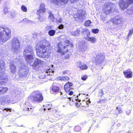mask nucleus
<instances>
[{
  "label": "nucleus",
  "mask_w": 133,
  "mask_h": 133,
  "mask_svg": "<svg viewBox=\"0 0 133 133\" xmlns=\"http://www.w3.org/2000/svg\"><path fill=\"white\" fill-rule=\"evenodd\" d=\"M43 14H42V15H39V21L42 22L44 20L45 18Z\"/></svg>",
  "instance_id": "33"
},
{
  "label": "nucleus",
  "mask_w": 133,
  "mask_h": 133,
  "mask_svg": "<svg viewBox=\"0 0 133 133\" xmlns=\"http://www.w3.org/2000/svg\"><path fill=\"white\" fill-rule=\"evenodd\" d=\"M64 28V25L63 24H60L58 27L57 28L60 29H62Z\"/></svg>",
  "instance_id": "44"
},
{
  "label": "nucleus",
  "mask_w": 133,
  "mask_h": 133,
  "mask_svg": "<svg viewBox=\"0 0 133 133\" xmlns=\"http://www.w3.org/2000/svg\"><path fill=\"white\" fill-rule=\"evenodd\" d=\"M78 29L79 30V31H82V33L83 34H84L85 33H86L87 31L88 30L87 29H85L82 28H80L79 29Z\"/></svg>",
  "instance_id": "40"
},
{
  "label": "nucleus",
  "mask_w": 133,
  "mask_h": 133,
  "mask_svg": "<svg viewBox=\"0 0 133 133\" xmlns=\"http://www.w3.org/2000/svg\"><path fill=\"white\" fill-rule=\"evenodd\" d=\"M67 98H68V99H70V100L71 101V98H72V97L71 98H70V97H67Z\"/></svg>",
  "instance_id": "61"
},
{
  "label": "nucleus",
  "mask_w": 133,
  "mask_h": 133,
  "mask_svg": "<svg viewBox=\"0 0 133 133\" xmlns=\"http://www.w3.org/2000/svg\"><path fill=\"white\" fill-rule=\"evenodd\" d=\"M65 59H67L69 58V55L68 54H67L66 53H65Z\"/></svg>",
  "instance_id": "52"
},
{
  "label": "nucleus",
  "mask_w": 133,
  "mask_h": 133,
  "mask_svg": "<svg viewBox=\"0 0 133 133\" xmlns=\"http://www.w3.org/2000/svg\"><path fill=\"white\" fill-rule=\"evenodd\" d=\"M133 3V0H120L119 5L120 8L122 9L127 8L129 4Z\"/></svg>",
  "instance_id": "12"
},
{
  "label": "nucleus",
  "mask_w": 133,
  "mask_h": 133,
  "mask_svg": "<svg viewBox=\"0 0 133 133\" xmlns=\"http://www.w3.org/2000/svg\"><path fill=\"white\" fill-rule=\"evenodd\" d=\"M23 110L24 111H28L32 112V106L30 104H25L24 105Z\"/></svg>",
  "instance_id": "22"
},
{
  "label": "nucleus",
  "mask_w": 133,
  "mask_h": 133,
  "mask_svg": "<svg viewBox=\"0 0 133 133\" xmlns=\"http://www.w3.org/2000/svg\"><path fill=\"white\" fill-rule=\"evenodd\" d=\"M64 44H68L70 43V44L71 42L69 40L65 39H64ZM68 45V44L64 45L62 44V43L60 42V43H58V50H57V52L58 53H63L62 55L64 54V52H63V50L66 48V46H67Z\"/></svg>",
  "instance_id": "11"
},
{
  "label": "nucleus",
  "mask_w": 133,
  "mask_h": 133,
  "mask_svg": "<svg viewBox=\"0 0 133 133\" xmlns=\"http://www.w3.org/2000/svg\"><path fill=\"white\" fill-rule=\"evenodd\" d=\"M11 35V29L0 26V43L2 44L8 40Z\"/></svg>",
  "instance_id": "2"
},
{
  "label": "nucleus",
  "mask_w": 133,
  "mask_h": 133,
  "mask_svg": "<svg viewBox=\"0 0 133 133\" xmlns=\"http://www.w3.org/2000/svg\"><path fill=\"white\" fill-rule=\"evenodd\" d=\"M127 114L129 115L131 113V111L129 110H128L126 112Z\"/></svg>",
  "instance_id": "53"
},
{
  "label": "nucleus",
  "mask_w": 133,
  "mask_h": 133,
  "mask_svg": "<svg viewBox=\"0 0 133 133\" xmlns=\"http://www.w3.org/2000/svg\"><path fill=\"white\" fill-rule=\"evenodd\" d=\"M8 11L7 6H5L4 10V13L5 14H6L8 12Z\"/></svg>",
  "instance_id": "43"
},
{
  "label": "nucleus",
  "mask_w": 133,
  "mask_h": 133,
  "mask_svg": "<svg viewBox=\"0 0 133 133\" xmlns=\"http://www.w3.org/2000/svg\"><path fill=\"white\" fill-rule=\"evenodd\" d=\"M117 126L119 127L121 125V124L119 123H118L117 124Z\"/></svg>",
  "instance_id": "60"
},
{
  "label": "nucleus",
  "mask_w": 133,
  "mask_h": 133,
  "mask_svg": "<svg viewBox=\"0 0 133 133\" xmlns=\"http://www.w3.org/2000/svg\"><path fill=\"white\" fill-rule=\"evenodd\" d=\"M0 103L3 104L14 103L13 97L10 94L5 95L0 98Z\"/></svg>",
  "instance_id": "4"
},
{
  "label": "nucleus",
  "mask_w": 133,
  "mask_h": 133,
  "mask_svg": "<svg viewBox=\"0 0 133 133\" xmlns=\"http://www.w3.org/2000/svg\"><path fill=\"white\" fill-rule=\"evenodd\" d=\"M32 21H31V20H29V19H27L26 23H32Z\"/></svg>",
  "instance_id": "56"
},
{
  "label": "nucleus",
  "mask_w": 133,
  "mask_h": 133,
  "mask_svg": "<svg viewBox=\"0 0 133 133\" xmlns=\"http://www.w3.org/2000/svg\"><path fill=\"white\" fill-rule=\"evenodd\" d=\"M110 21L114 24L118 25L121 24L123 20L119 16H116L111 18Z\"/></svg>",
  "instance_id": "14"
},
{
  "label": "nucleus",
  "mask_w": 133,
  "mask_h": 133,
  "mask_svg": "<svg viewBox=\"0 0 133 133\" xmlns=\"http://www.w3.org/2000/svg\"><path fill=\"white\" fill-rule=\"evenodd\" d=\"M33 101L40 102L43 100L42 94L39 91H35L33 92L31 96Z\"/></svg>",
  "instance_id": "3"
},
{
  "label": "nucleus",
  "mask_w": 133,
  "mask_h": 133,
  "mask_svg": "<svg viewBox=\"0 0 133 133\" xmlns=\"http://www.w3.org/2000/svg\"><path fill=\"white\" fill-rule=\"evenodd\" d=\"M81 128L80 126H76L74 128V130L75 131H79L81 130Z\"/></svg>",
  "instance_id": "38"
},
{
  "label": "nucleus",
  "mask_w": 133,
  "mask_h": 133,
  "mask_svg": "<svg viewBox=\"0 0 133 133\" xmlns=\"http://www.w3.org/2000/svg\"><path fill=\"white\" fill-rule=\"evenodd\" d=\"M22 72L21 75L23 77H25L29 72V68L25 65L23 66L21 68Z\"/></svg>",
  "instance_id": "18"
},
{
  "label": "nucleus",
  "mask_w": 133,
  "mask_h": 133,
  "mask_svg": "<svg viewBox=\"0 0 133 133\" xmlns=\"http://www.w3.org/2000/svg\"><path fill=\"white\" fill-rule=\"evenodd\" d=\"M99 30L98 29H93L92 30V32L95 34H97Z\"/></svg>",
  "instance_id": "39"
},
{
  "label": "nucleus",
  "mask_w": 133,
  "mask_h": 133,
  "mask_svg": "<svg viewBox=\"0 0 133 133\" xmlns=\"http://www.w3.org/2000/svg\"><path fill=\"white\" fill-rule=\"evenodd\" d=\"M86 33L87 37H89V36H90V32L88 30L87 31Z\"/></svg>",
  "instance_id": "48"
},
{
  "label": "nucleus",
  "mask_w": 133,
  "mask_h": 133,
  "mask_svg": "<svg viewBox=\"0 0 133 133\" xmlns=\"http://www.w3.org/2000/svg\"><path fill=\"white\" fill-rule=\"evenodd\" d=\"M43 61L40 59H36L32 65L33 69L35 70H37L39 67V64H43Z\"/></svg>",
  "instance_id": "17"
},
{
  "label": "nucleus",
  "mask_w": 133,
  "mask_h": 133,
  "mask_svg": "<svg viewBox=\"0 0 133 133\" xmlns=\"http://www.w3.org/2000/svg\"><path fill=\"white\" fill-rule=\"evenodd\" d=\"M7 77L2 75L0 76V84H3L6 83L8 81Z\"/></svg>",
  "instance_id": "25"
},
{
  "label": "nucleus",
  "mask_w": 133,
  "mask_h": 133,
  "mask_svg": "<svg viewBox=\"0 0 133 133\" xmlns=\"http://www.w3.org/2000/svg\"><path fill=\"white\" fill-rule=\"evenodd\" d=\"M99 94L101 96H102L103 95V92L102 89L100 90V91L99 92Z\"/></svg>",
  "instance_id": "46"
},
{
  "label": "nucleus",
  "mask_w": 133,
  "mask_h": 133,
  "mask_svg": "<svg viewBox=\"0 0 133 133\" xmlns=\"http://www.w3.org/2000/svg\"><path fill=\"white\" fill-rule=\"evenodd\" d=\"M54 68H53V65H52L51 68L49 67V68L46 70V73L47 76L51 75L52 76L54 72Z\"/></svg>",
  "instance_id": "24"
},
{
  "label": "nucleus",
  "mask_w": 133,
  "mask_h": 133,
  "mask_svg": "<svg viewBox=\"0 0 133 133\" xmlns=\"http://www.w3.org/2000/svg\"><path fill=\"white\" fill-rule=\"evenodd\" d=\"M79 47V51L82 53H84L88 48V46L85 45V43L83 42H82L80 43Z\"/></svg>",
  "instance_id": "19"
},
{
  "label": "nucleus",
  "mask_w": 133,
  "mask_h": 133,
  "mask_svg": "<svg viewBox=\"0 0 133 133\" xmlns=\"http://www.w3.org/2000/svg\"><path fill=\"white\" fill-rule=\"evenodd\" d=\"M49 16L48 18L50 20H51L53 22H54L55 20V18L54 16L53 15L50 11L49 12Z\"/></svg>",
  "instance_id": "30"
},
{
  "label": "nucleus",
  "mask_w": 133,
  "mask_h": 133,
  "mask_svg": "<svg viewBox=\"0 0 133 133\" xmlns=\"http://www.w3.org/2000/svg\"><path fill=\"white\" fill-rule=\"evenodd\" d=\"M127 133H131V132H130L128 131V132H127Z\"/></svg>",
  "instance_id": "63"
},
{
  "label": "nucleus",
  "mask_w": 133,
  "mask_h": 133,
  "mask_svg": "<svg viewBox=\"0 0 133 133\" xmlns=\"http://www.w3.org/2000/svg\"><path fill=\"white\" fill-rule=\"evenodd\" d=\"M11 46L14 52L18 53L20 48V42L18 38L15 37L11 42Z\"/></svg>",
  "instance_id": "6"
},
{
  "label": "nucleus",
  "mask_w": 133,
  "mask_h": 133,
  "mask_svg": "<svg viewBox=\"0 0 133 133\" xmlns=\"http://www.w3.org/2000/svg\"><path fill=\"white\" fill-rule=\"evenodd\" d=\"M46 28L47 29H48V28H50V29H52V28H51V26H46Z\"/></svg>",
  "instance_id": "58"
},
{
  "label": "nucleus",
  "mask_w": 133,
  "mask_h": 133,
  "mask_svg": "<svg viewBox=\"0 0 133 133\" xmlns=\"http://www.w3.org/2000/svg\"><path fill=\"white\" fill-rule=\"evenodd\" d=\"M116 108L117 110L118 111L119 113H122V110L121 109L117 107Z\"/></svg>",
  "instance_id": "47"
},
{
  "label": "nucleus",
  "mask_w": 133,
  "mask_h": 133,
  "mask_svg": "<svg viewBox=\"0 0 133 133\" xmlns=\"http://www.w3.org/2000/svg\"><path fill=\"white\" fill-rule=\"evenodd\" d=\"M77 67L81 69L84 70L87 69L88 66L84 63L80 61L78 62L76 64Z\"/></svg>",
  "instance_id": "21"
},
{
  "label": "nucleus",
  "mask_w": 133,
  "mask_h": 133,
  "mask_svg": "<svg viewBox=\"0 0 133 133\" xmlns=\"http://www.w3.org/2000/svg\"><path fill=\"white\" fill-rule=\"evenodd\" d=\"M115 9V6L114 4L111 3H109L105 4L104 5L103 10L104 13L107 15L110 12H113Z\"/></svg>",
  "instance_id": "5"
},
{
  "label": "nucleus",
  "mask_w": 133,
  "mask_h": 133,
  "mask_svg": "<svg viewBox=\"0 0 133 133\" xmlns=\"http://www.w3.org/2000/svg\"><path fill=\"white\" fill-rule=\"evenodd\" d=\"M11 109H8V108H4V109H3V111H6V112H7L8 111H11Z\"/></svg>",
  "instance_id": "49"
},
{
  "label": "nucleus",
  "mask_w": 133,
  "mask_h": 133,
  "mask_svg": "<svg viewBox=\"0 0 133 133\" xmlns=\"http://www.w3.org/2000/svg\"><path fill=\"white\" fill-rule=\"evenodd\" d=\"M48 41L44 40L38 42L36 46V50L37 56L41 58H48L51 55V51L47 49L46 43Z\"/></svg>",
  "instance_id": "1"
},
{
  "label": "nucleus",
  "mask_w": 133,
  "mask_h": 133,
  "mask_svg": "<svg viewBox=\"0 0 133 133\" xmlns=\"http://www.w3.org/2000/svg\"><path fill=\"white\" fill-rule=\"evenodd\" d=\"M85 39L88 41H90L92 43H94L96 40V38L93 37H87L85 38Z\"/></svg>",
  "instance_id": "27"
},
{
  "label": "nucleus",
  "mask_w": 133,
  "mask_h": 133,
  "mask_svg": "<svg viewBox=\"0 0 133 133\" xmlns=\"http://www.w3.org/2000/svg\"><path fill=\"white\" fill-rule=\"evenodd\" d=\"M5 67L4 62L2 60L0 59V71L2 70H4Z\"/></svg>",
  "instance_id": "28"
},
{
  "label": "nucleus",
  "mask_w": 133,
  "mask_h": 133,
  "mask_svg": "<svg viewBox=\"0 0 133 133\" xmlns=\"http://www.w3.org/2000/svg\"><path fill=\"white\" fill-rule=\"evenodd\" d=\"M23 55L26 61L28 64L30 63L33 61V59L35 56L34 54H28Z\"/></svg>",
  "instance_id": "16"
},
{
  "label": "nucleus",
  "mask_w": 133,
  "mask_h": 133,
  "mask_svg": "<svg viewBox=\"0 0 133 133\" xmlns=\"http://www.w3.org/2000/svg\"><path fill=\"white\" fill-rule=\"evenodd\" d=\"M91 23V22L90 20H88L85 22L84 25L86 26H89Z\"/></svg>",
  "instance_id": "37"
},
{
  "label": "nucleus",
  "mask_w": 133,
  "mask_h": 133,
  "mask_svg": "<svg viewBox=\"0 0 133 133\" xmlns=\"http://www.w3.org/2000/svg\"><path fill=\"white\" fill-rule=\"evenodd\" d=\"M64 78L63 77H59L57 78V79L61 81H64Z\"/></svg>",
  "instance_id": "50"
},
{
  "label": "nucleus",
  "mask_w": 133,
  "mask_h": 133,
  "mask_svg": "<svg viewBox=\"0 0 133 133\" xmlns=\"http://www.w3.org/2000/svg\"><path fill=\"white\" fill-rule=\"evenodd\" d=\"M87 77L86 75H83L81 77L82 79L84 81H85L86 80Z\"/></svg>",
  "instance_id": "42"
},
{
  "label": "nucleus",
  "mask_w": 133,
  "mask_h": 133,
  "mask_svg": "<svg viewBox=\"0 0 133 133\" xmlns=\"http://www.w3.org/2000/svg\"><path fill=\"white\" fill-rule=\"evenodd\" d=\"M68 0H52V2L55 4H57L59 6H61L63 7L66 4Z\"/></svg>",
  "instance_id": "13"
},
{
  "label": "nucleus",
  "mask_w": 133,
  "mask_h": 133,
  "mask_svg": "<svg viewBox=\"0 0 133 133\" xmlns=\"http://www.w3.org/2000/svg\"><path fill=\"white\" fill-rule=\"evenodd\" d=\"M13 61L10 63V69L12 74H15L16 71V64H18L20 62L19 60L17 58Z\"/></svg>",
  "instance_id": "10"
},
{
  "label": "nucleus",
  "mask_w": 133,
  "mask_h": 133,
  "mask_svg": "<svg viewBox=\"0 0 133 133\" xmlns=\"http://www.w3.org/2000/svg\"><path fill=\"white\" fill-rule=\"evenodd\" d=\"M70 2L71 3H74L76 2L78 0H69Z\"/></svg>",
  "instance_id": "54"
},
{
  "label": "nucleus",
  "mask_w": 133,
  "mask_h": 133,
  "mask_svg": "<svg viewBox=\"0 0 133 133\" xmlns=\"http://www.w3.org/2000/svg\"><path fill=\"white\" fill-rule=\"evenodd\" d=\"M75 100H76V101L77 102H80L81 101V100L79 99L78 98H77ZM81 104V103H80L79 105V104H78V103H77H77H76V105L77 107H78V106L79 107V106H80V105Z\"/></svg>",
  "instance_id": "41"
},
{
  "label": "nucleus",
  "mask_w": 133,
  "mask_h": 133,
  "mask_svg": "<svg viewBox=\"0 0 133 133\" xmlns=\"http://www.w3.org/2000/svg\"><path fill=\"white\" fill-rule=\"evenodd\" d=\"M72 85V83L69 82L67 83L64 85V89L66 92H69L70 91V87Z\"/></svg>",
  "instance_id": "26"
},
{
  "label": "nucleus",
  "mask_w": 133,
  "mask_h": 133,
  "mask_svg": "<svg viewBox=\"0 0 133 133\" xmlns=\"http://www.w3.org/2000/svg\"><path fill=\"white\" fill-rule=\"evenodd\" d=\"M69 74V71L68 70H66L63 72V74L64 75L68 74Z\"/></svg>",
  "instance_id": "45"
},
{
  "label": "nucleus",
  "mask_w": 133,
  "mask_h": 133,
  "mask_svg": "<svg viewBox=\"0 0 133 133\" xmlns=\"http://www.w3.org/2000/svg\"><path fill=\"white\" fill-rule=\"evenodd\" d=\"M123 73L125 77L127 78H129L132 77V72L130 69H128L123 71Z\"/></svg>",
  "instance_id": "23"
},
{
  "label": "nucleus",
  "mask_w": 133,
  "mask_h": 133,
  "mask_svg": "<svg viewBox=\"0 0 133 133\" xmlns=\"http://www.w3.org/2000/svg\"><path fill=\"white\" fill-rule=\"evenodd\" d=\"M45 6V5L43 3L41 4L39 9L37 12V15H42L45 12L46 9Z\"/></svg>",
  "instance_id": "20"
},
{
  "label": "nucleus",
  "mask_w": 133,
  "mask_h": 133,
  "mask_svg": "<svg viewBox=\"0 0 133 133\" xmlns=\"http://www.w3.org/2000/svg\"><path fill=\"white\" fill-rule=\"evenodd\" d=\"M8 88L6 87H0V95L4 94L8 90Z\"/></svg>",
  "instance_id": "29"
},
{
  "label": "nucleus",
  "mask_w": 133,
  "mask_h": 133,
  "mask_svg": "<svg viewBox=\"0 0 133 133\" xmlns=\"http://www.w3.org/2000/svg\"><path fill=\"white\" fill-rule=\"evenodd\" d=\"M21 10L24 12H26L27 11V7L24 5H22L21 7Z\"/></svg>",
  "instance_id": "35"
},
{
  "label": "nucleus",
  "mask_w": 133,
  "mask_h": 133,
  "mask_svg": "<svg viewBox=\"0 0 133 133\" xmlns=\"http://www.w3.org/2000/svg\"><path fill=\"white\" fill-rule=\"evenodd\" d=\"M68 93L69 95H71L73 94V92L72 91L70 90Z\"/></svg>",
  "instance_id": "55"
},
{
  "label": "nucleus",
  "mask_w": 133,
  "mask_h": 133,
  "mask_svg": "<svg viewBox=\"0 0 133 133\" xmlns=\"http://www.w3.org/2000/svg\"><path fill=\"white\" fill-rule=\"evenodd\" d=\"M133 33V28H132L129 30V34L127 36V38H128L130 36H131L132 35Z\"/></svg>",
  "instance_id": "36"
},
{
  "label": "nucleus",
  "mask_w": 133,
  "mask_h": 133,
  "mask_svg": "<svg viewBox=\"0 0 133 133\" xmlns=\"http://www.w3.org/2000/svg\"><path fill=\"white\" fill-rule=\"evenodd\" d=\"M27 18H24L23 20V21H24V22H27Z\"/></svg>",
  "instance_id": "57"
},
{
  "label": "nucleus",
  "mask_w": 133,
  "mask_h": 133,
  "mask_svg": "<svg viewBox=\"0 0 133 133\" xmlns=\"http://www.w3.org/2000/svg\"><path fill=\"white\" fill-rule=\"evenodd\" d=\"M63 19L60 17H58L56 19V22L57 23H61L62 22Z\"/></svg>",
  "instance_id": "34"
},
{
  "label": "nucleus",
  "mask_w": 133,
  "mask_h": 133,
  "mask_svg": "<svg viewBox=\"0 0 133 133\" xmlns=\"http://www.w3.org/2000/svg\"><path fill=\"white\" fill-rule=\"evenodd\" d=\"M101 19H102V21L103 20V19H104V17L103 16H101Z\"/></svg>",
  "instance_id": "59"
},
{
  "label": "nucleus",
  "mask_w": 133,
  "mask_h": 133,
  "mask_svg": "<svg viewBox=\"0 0 133 133\" xmlns=\"http://www.w3.org/2000/svg\"><path fill=\"white\" fill-rule=\"evenodd\" d=\"M23 54L25 55L28 54H34V49L32 46L30 45H27L24 49Z\"/></svg>",
  "instance_id": "15"
},
{
  "label": "nucleus",
  "mask_w": 133,
  "mask_h": 133,
  "mask_svg": "<svg viewBox=\"0 0 133 133\" xmlns=\"http://www.w3.org/2000/svg\"><path fill=\"white\" fill-rule=\"evenodd\" d=\"M57 112V110H55V112Z\"/></svg>",
  "instance_id": "62"
},
{
  "label": "nucleus",
  "mask_w": 133,
  "mask_h": 133,
  "mask_svg": "<svg viewBox=\"0 0 133 133\" xmlns=\"http://www.w3.org/2000/svg\"><path fill=\"white\" fill-rule=\"evenodd\" d=\"M85 12L84 10H79L77 11V13L74 15V17L76 21L79 22H81L85 18Z\"/></svg>",
  "instance_id": "8"
},
{
  "label": "nucleus",
  "mask_w": 133,
  "mask_h": 133,
  "mask_svg": "<svg viewBox=\"0 0 133 133\" xmlns=\"http://www.w3.org/2000/svg\"><path fill=\"white\" fill-rule=\"evenodd\" d=\"M59 87L58 86L52 85L50 88V92L51 93L53 94H56L58 93H59L60 95H63L61 98L62 99L66 98V96L64 95V94L61 91H60Z\"/></svg>",
  "instance_id": "9"
},
{
  "label": "nucleus",
  "mask_w": 133,
  "mask_h": 133,
  "mask_svg": "<svg viewBox=\"0 0 133 133\" xmlns=\"http://www.w3.org/2000/svg\"><path fill=\"white\" fill-rule=\"evenodd\" d=\"M95 55L94 62L97 65L102 64L104 61V56L100 53L98 52L95 53Z\"/></svg>",
  "instance_id": "7"
},
{
  "label": "nucleus",
  "mask_w": 133,
  "mask_h": 133,
  "mask_svg": "<svg viewBox=\"0 0 133 133\" xmlns=\"http://www.w3.org/2000/svg\"><path fill=\"white\" fill-rule=\"evenodd\" d=\"M63 77L64 78V81H67L69 79V77L67 76H65Z\"/></svg>",
  "instance_id": "51"
},
{
  "label": "nucleus",
  "mask_w": 133,
  "mask_h": 133,
  "mask_svg": "<svg viewBox=\"0 0 133 133\" xmlns=\"http://www.w3.org/2000/svg\"><path fill=\"white\" fill-rule=\"evenodd\" d=\"M55 30L51 29L48 32V34L50 36H54L55 35Z\"/></svg>",
  "instance_id": "32"
},
{
  "label": "nucleus",
  "mask_w": 133,
  "mask_h": 133,
  "mask_svg": "<svg viewBox=\"0 0 133 133\" xmlns=\"http://www.w3.org/2000/svg\"><path fill=\"white\" fill-rule=\"evenodd\" d=\"M79 30L77 29L75 31H72L71 32V34L74 36H78L79 35Z\"/></svg>",
  "instance_id": "31"
},
{
  "label": "nucleus",
  "mask_w": 133,
  "mask_h": 133,
  "mask_svg": "<svg viewBox=\"0 0 133 133\" xmlns=\"http://www.w3.org/2000/svg\"><path fill=\"white\" fill-rule=\"evenodd\" d=\"M44 111H45V110H46V109L45 108H44Z\"/></svg>",
  "instance_id": "64"
}]
</instances>
